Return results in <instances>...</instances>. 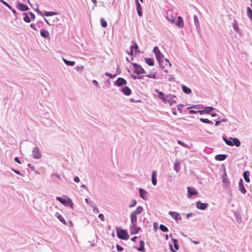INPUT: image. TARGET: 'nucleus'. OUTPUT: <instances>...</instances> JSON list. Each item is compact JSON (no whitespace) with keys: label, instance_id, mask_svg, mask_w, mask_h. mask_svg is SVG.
Listing matches in <instances>:
<instances>
[{"label":"nucleus","instance_id":"de8ad7c7","mask_svg":"<svg viewBox=\"0 0 252 252\" xmlns=\"http://www.w3.org/2000/svg\"><path fill=\"white\" fill-rule=\"evenodd\" d=\"M0 1L5 6L7 7L9 9H12V7L7 2L5 1L4 0H0Z\"/></svg>","mask_w":252,"mask_h":252},{"label":"nucleus","instance_id":"4d7b16f0","mask_svg":"<svg viewBox=\"0 0 252 252\" xmlns=\"http://www.w3.org/2000/svg\"><path fill=\"white\" fill-rule=\"evenodd\" d=\"M92 83H93L94 85H95L96 87H97V88H99V84H98V82H97V81L96 80H93L92 81Z\"/></svg>","mask_w":252,"mask_h":252},{"label":"nucleus","instance_id":"6e6d98bb","mask_svg":"<svg viewBox=\"0 0 252 252\" xmlns=\"http://www.w3.org/2000/svg\"><path fill=\"white\" fill-rule=\"evenodd\" d=\"M178 143L180 145L184 147H187V144H185V143H184L183 142L181 141L178 140Z\"/></svg>","mask_w":252,"mask_h":252},{"label":"nucleus","instance_id":"f257e3e1","mask_svg":"<svg viewBox=\"0 0 252 252\" xmlns=\"http://www.w3.org/2000/svg\"><path fill=\"white\" fill-rule=\"evenodd\" d=\"M117 237L122 240H127L129 238L127 231L126 230L117 227L116 229Z\"/></svg>","mask_w":252,"mask_h":252},{"label":"nucleus","instance_id":"6e6552de","mask_svg":"<svg viewBox=\"0 0 252 252\" xmlns=\"http://www.w3.org/2000/svg\"><path fill=\"white\" fill-rule=\"evenodd\" d=\"M222 183L223 187L225 189H230V183L229 182V179L227 176L226 172L224 173V175L222 177Z\"/></svg>","mask_w":252,"mask_h":252},{"label":"nucleus","instance_id":"c9c22d12","mask_svg":"<svg viewBox=\"0 0 252 252\" xmlns=\"http://www.w3.org/2000/svg\"><path fill=\"white\" fill-rule=\"evenodd\" d=\"M247 16L249 18V19L251 20V21H252V10L251 8L249 7H247Z\"/></svg>","mask_w":252,"mask_h":252},{"label":"nucleus","instance_id":"49530a36","mask_svg":"<svg viewBox=\"0 0 252 252\" xmlns=\"http://www.w3.org/2000/svg\"><path fill=\"white\" fill-rule=\"evenodd\" d=\"M105 75L108 77H109L110 78H111V79H113V78H114L116 75H117V74H111L109 72H106L105 73Z\"/></svg>","mask_w":252,"mask_h":252},{"label":"nucleus","instance_id":"423d86ee","mask_svg":"<svg viewBox=\"0 0 252 252\" xmlns=\"http://www.w3.org/2000/svg\"><path fill=\"white\" fill-rule=\"evenodd\" d=\"M166 19L173 24L176 21V14L174 13L172 10H168L166 12Z\"/></svg>","mask_w":252,"mask_h":252},{"label":"nucleus","instance_id":"20e7f679","mask_svg":"<svg viewBox=\"0 0 252 252\" xmlns=\"http://www.w3.org/2000/svg\"><path fill=\"white\" fill-rule=\"evenodd\" d=\"M131 224L130 225V233L131 235L137 234L141 228L137 226V220H130Z\"/></svg>","mask_w":252,"mask_h":252},{"label":"nucleus","instance_id":"5701e85b","mask_svg":"<svg viewBox=\"0 0 252 252\" xmlns=\"http://www.w3.org/2000/svg\"><path fill=\"white\" fill-rule=\"evenodd\" d=\"M147 194V192L142 189H139V195L140 197H141L144 200H147V197L146 195Z\"/></svg>","mask_w":252,"mask_h":252},{"label":"nucleus","instance_id":"39448f33","mask_svg":"<svg viewBox=\"0 0 252 252\" xmlns=\"http://www.w3.org/2000/svg\"><path fill=\"white\" fill-rule=\"evenodd\" d=\"M143 210L142 207L139 206L137 207L136 209L132 212L130 214V220H137V215L142 213Z\"/></svg>","mask_w":252,"mask_h":252},{"label":"nucleus","instance_id":"680f3d73","mask_svg":"<svg viewBox=\"0 0 252 252\" xmlns=\"http://www.w3.org/2000/svg\"><path fill=\"white\" fill-rule=\"evenodd\" d=\"M183 105L182 104H180L179 105H178V111H180L181 112L182 111V107H183Z\"/></svg>","mask_w":252,"mask_h":252},{"label":"nucleus","instance_id":"7c9ffc66","mask_svg":"<svg viewBox=\"0 0 252 252\" xmlns=\"http://www.w3.org/2000/svg\"><path fill=\"white\" fill-rule=\"evenodd\" d=\"M144 245V242L143 240L140 241V247L137 249V251L139 252H145Z\"/></svg>","mask_w":252,"mask_h":252},{"label":"nucleus","instance_id":"3c124183","mask_svg":"<svg viewBox=\"0 0 252 252\" xmlns=\"http://www.w3.org/2000/svg\"><path fill=\"white\" fill-rule=\"evenodd\" d=\"M136 203H137L136 200L135 199H132V203H131V204L129 205V207H130V208L133 207L134 206H135L136 205Z\"/></svg>","mask_w":252,"mask_h":252},{"label":"nucleus","instance_id":"aec40b11","mask_svg":"<svg viewBox=\"0 0 252 252\" xmlns=\"http://www.w3.org/2000/svg\"><path fill=\"white\" fill-rule=\"evenodd\" d=\"M157 172L156 171H153L152 173V183L154 186H156L157 184Z\"/></svg>","mask_w":252,"mask_h":252},{"label":"nucleus","instance_id":"a18cd8bd","mask_svg":"<svg viewBox=\"0 0 252 252\" xmlns=\"http://www.w3.org/2000/svg\"><path fill=\"white\" fill-rule=\"evenodd\" d=\"M101 25L103 28H106L107 26V23L106 21L104 20L103 18H101L100 19Z\"/></svg>","mask_w":252,"mask_h":252},{"label":"nucleus","instance_id":"774afa93","mask_svg":"<svg viewBox=\"0 0 252 252\" xmlns=\"http://www.w3.org/2000/svg\"><path fill=\"white\" fill-rule=\"evenodd\" d=\"M172 114H173L174 115H177V112H176V111L175 108H172Z\"/></svg>","mask_w":252,"mask_h":252},{"label":"nucleus","instance_id":"69168bd1","mask_svg":"<svg viewBox=\"0 0 252 252\" xmlns=\"http://www.w3.org/2000/svg\"><path fill=\"white\" fill-rule=\"evenodd\" d=\"M193 213H189L186 215L187 218L189 219V217L193 216Z\"/></svg>","mask_w":252,"mask_h":252},{"label":"nucleus","instance_id":"473e14b6","mask_svg":"<svg viewBox=\"0 0 252 252\" xmlns=\"http://www.w3.org/2000/svg\"><path fill=\"white\" fill-rule=\"evenodd\" d=\"M130 48L132 50L135 51V54L138 52V46L136 42H133V44L132 46H130Z\"/></svg>","mask_w":252,"mask_h":252},{"label":"nucleus","instance_id":"a878e982","mask_svg":"<svg viewBox=\"0 0 252 252\" xmlns=\"http://www.w3.org/2000/svg\"><path fill=\"white\" fill-rule=\"evenodd\" d=\"M250 173L249 171H246L244 172L243 173V177L247 183H249L250 182V179L249 178Z\"/></svg>","mask_w":252,"mask_h":252},{"label":"nucleus","instance_id":"ea45409f","mask_svg":"<svg viewBox=\"0 0 252 252\" xmlns=\"http://www.w3.org/2000/svg\"><path fill=\"white\" fill-rule=\"evenodd\" d=\"M174 169L176 171V172H178L180 170V163L178 161H176L174 164Z\"/></svg>","mask_w":252,"mask_h":252},{"label":"nucleus","instance_id":"4be33fe9","mask_svg":"<svg viewBox=\"0 0 252 252\" xmlns=\"http://www.w3.org/2000/svg\"><path fill=\"white\" fill-rule=\"evenodd\" d=\"M156 92L158 94V97L163 102H166V95L165 96L164 94L162 92L159 91V90H156Z\"/></svg>","mask_w":252,"mask_h":252},{"label":"nucleus","instance_id":"79ce46f5","mask_svg":"<svg viewBox=\"0 0 252 252\" xmlns=\"http://www.w3.org/2000/svg\"><path fill=\"white\" fill-rule=\"evenodd\" d=\"M215 108L213 107H207L205 108V113L210 114V112L214 110Z\"/></svg>","mask_w":252,"mask_h":252},{"label":"nucleus","instance_id":"72a5a7b5","mask_svg":"<svg viewBox=\"0 0 252 252\" xmlns=\"http://www.w3.org/2000/svg\"><path fill=\"white\" fill-rule=\"evenodd\" d=\"M193 20H194V25L195 26V27L197 29H198L199 28V22L198 18V17L197 16V15H194Z\"/></svg>","mask_w":252,"mask_h":252},{"label":"nucleus","instance_id":"393cba45","mask_svg":"<svg viewBox=\"0 0 252 252\" xmlns=\"http://www.w3.org/2000/svg\"><path fill=\"white\" fill-rule=\"evenodd\" d=\"M230 139H232V143L233 144V146L235 145L236 147H239L240 146L241 142L238 138L230 137Z\"/></svg>","mask_w":252,"mask_h":252},{"label":"nucleus","instance_id":"9d476101","mask_svg":"<svg viewBox=\"0 0 252 252\" xmlns=\"http://www.w3.org/2000/svg\"><path fill=\"white\" fill-rule=\"evenodd\" d=\"M32 156L35 159H38L41 158V154L38 147H36L33 148L32 151Z\"/></svg>","mask_w":252,"mask_h":252},{"label":"nucleus","instance_id":"f03ea898","mask_svg":"<svg viewBox=\"0 0 252 252\" xmlns=\"http://www.w3.org/2000/svg\"><path fill=\"white\" fill-rule=\"evenodd\" d=\"M155 56L158 62L160 67L161 69H164L165 68V66L162 64V63H164L166 64H168V60L166 59H163L164 56L160 52L156 53Z\"/></svg>","mask_w":252,"mask_h":252},{"label":"nucleus","instance_id":"9b49d317","mask_svg":"<svg viewBox=\"0 0 252 252\" xmlns=\"http://www.w3.org/2000/svg\"><path fill=\"white\" fill-rule=\"evenodd\" d=\"M188 197L189 198L191 197L193 195H196L198 193L197 190L193 188L188 187Z\"/></svg>","mask_w":252,"mask_h":252},{"label":"nucleus","instance_id":"cd10ccee","mask_svg":"<svg viewBox=\"0 0 252 252\" xmlns=\"http://www.w3.org/2000/svg\"><path fill=\"white\" fill-rule=\"evenodd\" d=\"M55 217H56L64 225H66L67 224L66 221L64 219V218H63V217L60 215V214H59L58 213H57L56 214V215H55Z\"/></svg>","mask_w":252,"mask_h":252},{"label":"nucleus","instance_id":"a211bd4d","mask_svg":"<svg viewBox=\"0 0 252 252\" xmlns=\"http://www.w3.org/2000/svg\"><path fill=\"white\" fill-rule=\"evenodd\" d=\"M239 189L242 193L245 194L246 193L247 190H246V189H245V187L243 184V181L242 179H241L239 180Z\"/></svg>","mask_w":252,"mask_h":252},{"label":"nucleus","instance_id":"c03bdc74","mask_svg":"<svg viewBox=\"0 0 252 252\" xmlns=\"http://www.w3.org/2000/svg\"><path fill=\"white\" fill-rule=\"evenodd\" d=\"M234 23H233V27L234 28V30L235 32H238L239 31V27H238L237 25V22L235 20H234Z\"/></svg>","mask_w":252,"mask_h":252},{"label":"nucleus","instance_id":"0eeeda50","mask_svg":"<svg viewBox=\"0 0 252 252\" xmlns=\"http://www.w3.org/2000/svg\"><path fill=\"white\" fill-rule=\"evenodd\" d=\"M132 65L134 68L133 72L137 75L146 73V71L140 64L136 63H132Z\"/></svg>","mask_w":252,"mask_h":252},{"label":"nucleus","instance_id":"e2e57ef3","mask_svg":"<svg viewBox=\"0 0 252 252\" xmlns=\"http://www.w3.org/2000/svg\"><path fill=\"white\" fill-rule=\"evenodd\" d=\"M189 113L190 114H196L197 113V111H195L194 110H190L189 111Z\"/></svg>","mask_w":252,"mask_h":252},{"label":"nucleus","instance_id":"c756f323","mask_svg":"<svg viewBox=\"0 0 252 252\" xmlns=\"http://www.w3.org/2000/svg\"><path fill=\"white\" fill-rule=\"evenodd\" d=\"M145 61L150 66H153L154 65V60L153 58H145Z\"/></svg>","mask_w":252,"mask_h":252},{"label":"nucleus","instance_id":"338daca9","mask_svg":"<svg viewBox=\"0 0 252 252\" xmlns=\"http://www.w3.org/2000/svg\"><path fill=\"white\" fill-rule=\"evenodd\" d=\"M14 161L18 163H21V161L19 160V158L17 157L14 158Z\"/></svg>","mask_w":252,"mask_h":252},{"label":"nucleus","instance_id":"412c9836","mask_svg":"<svg viewBox=\"0 0 252 252\" xmlns=\"http://www.w3.org/2000/svg\"><path fill=\"white\" fill-rule=\"evenodd\" d=\"M40 35L42 37H43L46 39L50 38L49 32L47 30H43V29L41 30L40 31Z\"/></svg>","mask_w":252,"mask_h":252},{"label":"nucleus","instance_id":"5fc2aeb1","mask_svg":"<svg viewBox=\"0 0 252 252\" xmlns=\"http://www.w3.org/2000/svg\"><path fill=\"white\" fill-rule=\"evenodd\" d=\"M98 218L100 219V220L102 221H104L105 220L104 216L102 214H99L98 215Z\"/></svg>","mask_w":252,"mask_h":252},{"label":"nucleus","instance_id":"864d4df0","mask_svg":"<svg viewBox=\"0 0 252 252\" xmlns=\"http://www.w3.org/2000/svg\"><path fill=\"white\" fill-rule=\"evenodd\" d=\"M153 52L155 54H156V53L159 52L160 51H159L158 47L156 46L154 48Z\"/></svg>","mask_w":252,"mask_h":252},{"label":"nucleus","instance_id":"dca6fc26","mask_svg":"<svg viewBox=\"0 0 252 252\" xmlns=\"http://www.w3.org/2000/svg\"><path fill=\"white\" fill-rule=\"evenodd\" d=\"M16 7L18 9L22 11H26L29 9V7L26 5H25L21 2L17 4Z\"/></svg>","mask_w":252,"mask_h":252},{"label":"nucleus","instance_id":"f3484780","mask_svg":"<svg viewBox=\"0 0 252 252\" xmlns=\"http://www.w3.org/2000/svg\"><path fill=\"white\" fill-rule=\"evenodd\" d=\"M175 23L176 25L180 28H183L184 26V21L181 16H178L177 21Z\"/></svg>","mask_w":252,"mask_h":252},{"label":"nucleus","instance_id":"052dcab7","mask_svg":"<svg viewBox=\"0 0 252 252\" xmlns=\"http://www.w3.org/2000/svg\"><path fill=\"white\" fill-rule=\"evenodd\" d=\"M137 14L139 16H140V17L142 16L143 13H142V9L137 10Z\"/></svg>","mask_w":252,"mask_h":252},{"label":"nucleus","instance_id":"13d9d810","mask_svg":"<svg viewBox=\"0 0 252 252\" xmlns=\"http://www.w3.org/2000/svg\"><path fill=\"white\" fill-rule=\"evenodd\" d=\"M29 14L30 15L31 19L33 20L35 18V15L32 12H30Z\"/></svg>","mask_w":252,"mask_h":252},{"label":"nucleus","instance_id":"f704fd0d","mask_svg":"<svg viewBox=\"0 0 252 252\" xmlns=\"http://www.w3.org/2000/svg\"><path fill=\"white\" fill-rule=\"evenodd\" d=\"M222 138L227 145L231 146H233V144L232 143V139H230V137L229 138V139H227L225 137L223 136Z\"/></svg>","mask_w":252,"mask_h":252},{"label":"nucleus","instance_id":"603ef678","mask_svg":"<svg viewBox=\"0 0 252 252\" xmlns=\"http://www.w3.org/2000/svg\"><path fill=\"white\" fill-rule=\"evenodd\" d=\"M116 248H117V251L119 252H122L124 250L123 248L121 246H120V245H119L118 244L116 245Z\"/></svg>","mask_w":252,"mask_h":252},{"label":"nucleus","instance_id":"b1692460","mask_svg":"<svg viewBox=\"0 0 252 252\" xmlns=\"http://www.w3.org/2000/svg\"><path fill=\"white\" fill-rule=\"evenodd\" d=\"M227 158V156L225 154H219L215 156V159L219 161H223L225 160Z\"/></svg>","mask_w":252,"mask_h":252},{"label":"nucleus","instance_id":"ddd939ff","mask_svg":"<svg viewBox=\"0 0 252 252\" xmlns=\"http://www.w3.org/2000/svg\"><path fill=\"white\" fill-rule=\"evenodd\" d=\"M196 208L201 210H205L208 206L207 203H202L200 201H197L196 203Z\"/></svg>","mask_w":252,"mask_h":252},{"label":"nucleus","instance_id":"bb28decb","mask_svg":"<svg viewBox=\"0 0 252 252\" xmlns=\"http://www.w3.org/2000/svg\"><path fill=\"white\" fill-rule=\"evenodd\" d=\"M62 59H63V62L64 63L68 66H72L74 65V64L75 63V62L74 61H68L63 57L62 58Z\"/></svg>","mask_w":252,"mask_h":252},{"label":"nucleus","instance_id":"1a4fd4ad","mask_svg":"<svg viewBox=\"0 0 252 252\" xmlns=\"http://www.w3.org/2000/svg\"><path fill=\"white\" fill-rule=\"evenodd\" d=\"M127 84V81L123 78L119 77L115 82L114 85L117 87H121Z\"/></svg>","mask_w":252,"mask_h":252},{"label":"nucleus","instance_id":"7ed1b4c3","mask_svg":"<svg viewBox=\"0 0 252 252\" xmlns=\"http://www.w3.org/2000/svg\"><path fill=\"white\" fill-rule=\"evenodd\" d=\"M56 199L65 206L70 207L71 209L73 208L74 204L70 198H68L67 199H65L61 197L57 196L56 197Z\"/></svg>","mask_w":252,"mask_h":252},{"label":"nucleus","instance_id":"37998d69","mask_svg":"<svg viewBox=\"0 0 252 252\" xmlns=\"http://www.w3.org/2000/svg\"><path fill=\"white\" fill-rule=\"evenodd\" d=\"M162 64L165 66V68L164 69H162L165 72H168V70L166 68L167 67H170L171 66V63H170V62L168 61V64L167 63L166 64L165 63H162Z\"/></svg>","mask_w":252,"mask_h":252},{"label":"nucleus","instance_id":"f8f14e48","mask_svg":"<svg viewBox=\"0 0 252 252\" xmlns=\"http://www.w3.org/2000/svg\"><path fill=\"white\" fill-rule=\"evenodd\" d=\"M172 242L174 244L175 250L173 249L172 245L171 244L169 245L170 250L172 252H176V251L178 250L179 249L178 242V240L176 239H172Z\"/></svg>","mask_w":252,"mask_h":252},{"label":"nucleus","instance_id":"4468645a","mask_svg":"<svg viewBox=\"0 0 252 252\" xmlns=\"http://www.w3.org/2000/svg\"><path fill=\"white\" fill-rule=\"evenodd\" d=\"M175 97L176 96L174 95H172L170 94L167 95L166 102H168L170 106L172 105L174 103H176V101L173 99V98Z\"/></svg>","mask_w":252,"mask_h":252},{"label":"nucleus","instance_id":"bf43d9fd","mask_svg":"<svg viewBox=\"0 0 252 252\" xmlns=\"http://www.w3.org/2000/svg\"><path fill=\"white\" fill-rule=\"evenodd\" d=\"M11 169L12 171H13L15 173H16V174H18V175H21V172H20V171L17 170H16V169H13V168H11Z\"/></svg>","mask_w":252,"mask_h":252},{"label":"nucleus","instance_id":"e433bc0d","mask_svg":"<svg viewBox=\"0 0 252 252\" xmlns=\"http://www.w3.org/2000/svg\"><path fill=\"white\" fill-rule=\"evenodd\" d=\"M199 120L201 122L203 123H206L209 125H212L213 124V123L212 121H210L208 119L200 118Z\"/></svg>","mask_w":252,"mask_h":252},{"label":"nucleus","instance_id":"58836bf2","mask_svg":"<svg viewBox=\"0 0 252 252\" xmlns=\"http://www.w3.org/2000/svg\"><path fill=\"white\" fill-rule=\"evenodd\" d=\"M23 15L24 16V18H23L24 20L26 23H30L31 21V19L29 17L28 14L27 13H23Z\"/></svg>","mask_w":252,"mask_h":252},{"label":"nucleus","instance_id":"6ab92c4d","mask_svg":"<svg viewBox=\"0 0 252 252\" xmlns=\"http://www.w3.org/2000/svg\"><path fill=\"white\" fill-rule=\"evenodd\" d=\"M122 92L126 95H129L131 94V91L129 87L125 86L122 88Z\"/></svg>","mask_w":252,"mask_h":252},{"label":"nucleus","instance_id":"0e129e2a","mask_svg":"<svg viewBox=\"0 0 252 252\" xmlns=\"http://www.w3.org/2000/svg\"><path fill=\"white\" fill-rule=\"evenodd\" d=\"M74 181L76 183H79L80 182V179L78 177L76 176L74 178Z\"/></svg>","mask_w":252,"mask_h":252},{"label":"nucleus","instance_id":"a19ab883","mask_svg":"<svg viewBox=\"0 0 252 252\" xmlns=\"http://www.w3.org/2000/svg\"><path fill=\"white\" fill-rule=\"evenodd\" d=\"M159 229L161 231L164 232H166L168 231V228L166 226L164 225L163 224H160L159 225Z\"/></svg>","mask_w":252,"mask_h":252},{"label":"nucleus","instance_id":"8fccbe9b","mask_svg":"<svg viewBox=\"0 0 252 252\" xmlns=\"http://www.w3.org/2000/svg\"><path fill=\"white\" fill-rule=\"evenodd\" d=\"M135 2H136V9L137 10L142 9L141 4L139 3L138 0H135Z\"/></svg>","mask_w":252,"mask_h":252},{"label":"nucleus","instance_id":"2f4dec72","mask_svg":"<svg viewBox=\"0 0 252 252\" xmlns=\"http://www.w3.org/2000/svg\"><path fill=\"white\" fill-rule=\"evenodd\" d=\"M182 89L183 92L186 94H189L191 93V90L190 89L185 85H183L182 86Z\"/></svg>","mask_w":252,"mask_h":252},{"label":"nucleus","instance_id":"c85d7f7f","mask_svg":"<svg viewBox=\"0 0 252 252\" xmlns=\"http://www.w3.org/2000/svg\"><path fill=\"white\" fill-rule=\"evenodd\" d=\"M90 206L93 209V212L95 214H97L99 213V209L97 208L95 204L93 202L91 201Z\"/></svg>","mask_w":252,"mask_h":252},{"label":"nucleus","instance_id":"4c0bfd02","mask_svg":"<svg viewBox=\"0 0 252 252\" xmlns=\"http://www.w3.org/2000/svg\"><path fill=\"white\" fill-rule=\"evenodd\" d=\"M58 13L57 12L52 11H45L44 13V15L45 16H52L54 15H56Z\"/></svg>","mask_w":252,"mask_h":252},{"label":"nucleus","instance_id":"09e8293b","mask_svg":"<svg viewBox=\"0 0 252 252\" xmlns=\"http://www.w3.org/2000/svg\"><path fill=\"white\" fill-rule=\"evenodd\" d=\"M146 76L151 78L156 79V73H154L153 74H149L146 75Z\"/></svg>","mask_w":252,"mask_h":252},{"label":"nucleus","instance_id":"2eb2a0df","mask_svg":"<svg viewBox=\"0 0 252 252\" xmlns=\"http://www.w3.org/2000/svg\"><path fill=\"white\" fill-rule=\"evenodd\" d=\"M169 214L176 221L181 220L182 218L180 214L177 212L170 211Z\"/></svg>","mask_w":252,"mask_h":252}]
</instances>
